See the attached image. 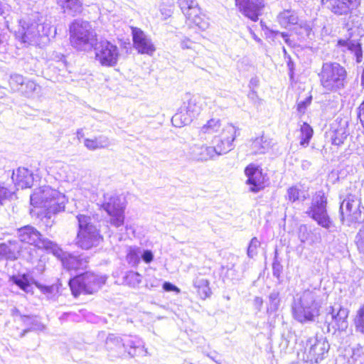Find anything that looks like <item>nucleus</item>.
Here are the masks:
<instances>
[{
  "label": "nucleus",
  "mask_w": 364,
  "mask_h": 364,
  "mask_svg": "<svg viewBox=\"0 0 364 364\" xmlns=\"http://www.w3.org/2000/svg\"><path fill=\"white\" fill-rule=\"evenodd\" d=\"M236 127L226 124L222 132L215 136L212 140L213 145L194 144L188 149L190 159L197 162L214 161L218 156L228 153L233 148V141L236 137Z\"/></svg>",
  "instance_id": "f257e3e1"
},
{
  "label": "nucleus",
  "mask_w": 364,
  "mask_h": 364,
  "mask_svg": "<svg viewBox=\"0 0 364 364\" xmlns=\"http://www.w3.org/2000/svg\"><path fill=\"white\" fill-rule=\"evenodd\" d=\"M323 296L319 289H306L296 294L291 305L292 315L297 321L313 322L320 315Z\"/></svg>",
  "instance_id": "f03ea898"
},
{
  "label": "nucleus",
  "mask_w": 364,
  "mask_h": 364,
  "mask_svg": "<svg viewBox=\"0 0 364 364\" xmlns=\"http://www.w3.org/2000/svg\"><path fill=\"white\" fill-rule=\"evenodd\" d=\"M51 33L52 28L50 23H46L38 14H35L19 21L16 36L23 43L41 45L49 41Z\"/></svg>",
  "instance_id": "7ed1b4c3"
},
{
  "label": "nucleus",
  "mask_w": 364,
  "mask_h": 364,
  "mask_svg": "<svg viewBox=\"0 0 364 364\" xmlns=\"http://www.w3.org/2000/svg\"><path fill=\"white\" fill-rule=\"evenodd\" d=\"M68 200L66 196L49 186H41L35 189L31 196V204L34 208L48 210V213H58L63 211Z\"/></svg>",
  "instance_id": "20e7f679"
},
{
  "label": "nucleus",
  "mask_w": 364,
  "mask_h": 364,
  "mask_svg": "<svg viewBox=\"0 0 364 364\" xmlns=\"http://www.w3.org/2000/svg\"><path fill=\"white\" fill-rule=\"evenodd\" d=\"M69 33L72 46L78 50L91 49L97 41V34L87 21L74 20L69 26Z\"/></svg>",
  "instance_id": "39448f33"
},
{
  "label": "nucleus",
  "mask_w": 364,
  "mask_h": 364,
  "mask_svg": "<svg viewBox=\"0 0 364 364\" xmlns=\"http://www.w3.org/2000/svg\"><path fill=\"white\" fill-rule=\"evenodd\" d=\"M346 77V68L336 62L323 63L318 73L321 87L328 92H336L343 89Z\"/></svg>",
  "instance_id": "423d86ee"
},
{
  "label": "nucleus",
  "mask_w": 364,
  "mask_h": 364,
  "mask_svg": "<svg viewBox=\"0 0 364 364\" xmlns=\"http://www.w3.org/2000/svg\"><path fill=\"white\" fill-rule=\"evenodd\" d=\"M340 214L343 223L348 226L364 221V207L359 191L346 196L340 205Z\"/></svg>",
  "instance_id": "0eeeda50"
},
{
  "label": "nucleus",
  "mask_w": 364,
  "mask_h": 364,
  "mask_svg": "<svg viewBox=\"0 0 364 364\" xmlns=\"http://www.w3.org/2000/svg\"><path fill=\"white\" fill-rule=\"evenodd\" d=\"M106 279L105 277L87 272L70 279L69 286L75 297L80 294H91L100 289Z\"/></svg>",
  "instance_id": "6e6552de"
},
{
  "label": "nucleus",
  "mask_w": 364,
  "mask_h": 364,
  "mask_svg": "<svg viewBox=\"0 0 364 364\" xmlns=\"http://www.w3.org/2000/svg\"><path fill=\"white\" fill-rule=\"evenodd\" d=\"M77 218L79 226L76 242L77 246L82 249L89 250L98 245L102 237L99 230L91 223L90 217L79 215Z\"/></svg>",
  "instance_id": "1a4fd4ad"
},
{
  "label": "nucleus",
  "mask_w": 364,
  "mask_h": 364,
  "mask_svg": "<svg viewBox=\"0 0 364 364\" xmlns=\"http://www.w3.org/2000/svg\"><path fill=\"white\" fill-rule=\"evenodd\" d=\"M305 213L329 232L335 228L327 211V198L323 192L319 191L313 197L311 205Z\"/></svg>",
  "instance_id": "9d476101"
},
{
  "label": "nucleus",
  "mask_w": 364,
  "mask_h": 364,
  "mask_svg": "<svg viewBox=\"0 0 364 364\" xmlns=\"http://www.w3.org/2000/svg\"><path fill=\"white\" fill-rule=\"evenodd\" d=\"M205 107L206 100L204 97L198 95L191 97L184 109L172 117V124L176 127H181L191 124Z\"/></svg>",
  "instance_id": "9b49d317"
},
{
  "label": "nucleus",
  "mask_w": 364,
  "mask_h": 364,
  "mask_svg": "<svg viewBox=\"0 0 364 364\" xmlns=\"http://www.w3.org/2000/svg\"><path fill=\"white\" fill-rule=\"evenodd\" d=\"M330 345L323 336H314L308 338L304 351L303 359L311 363H319L328 353Z\"/></svg>",
  "instance_id": "f8f14e48"
},
{
  "label": "nucleus",
  "mask_w": 364,
  "mask_h": 364,
  "mask_svg": "<svg viewBox=\"0 0 364 364\" xmlns=\"http://www.w3.org/2000/svg\"><path fill=\"white\" fill-rule=\"evenodd\" d=\"M102 208L109 216V223L116 228L124 224L125 205L119 196L114 193L104 195Z\"/></svg>",
  "instance_id": "ddd939ff"
},
{
  "label": "nucleus",
  "mask_w": 364,
  "mask_h": 364,
  "mask_svg": "<svg viewBox=\"0 0 364 364\" xmlns=\"http://www.w3.org/2000/svg\"><path fill=\"white\" fill-rule=\"evenodd\" d=\"M349 311L339 304H335L326 309L325 323L328 332L333 333L336 331H346L348 326Z\"/></svg>",
  "instance_id": "4468645a"
},
{
  "label": "nucleus",
  "mask_w": 364,
  "mask_h": 364,
  "mask_svg": "<svg viewBox=\"0 0 364 364\" xmlns=\"http://www.w3.org/2000/svg\"><path fill=\"white\" fill-rule=\"evenodd\" d=\"M93 46L95 59L104 67H114L117 64L119 50L118 47L107 40L95 42Z\"/></svg>",
  "instance_id": "2eb2a0df"
},
{
  "label": "nucleus",
  "mask_w": 364,
  "mask_h": 364,
  "mask_svg": "<svg viewBox=\"0 0 364 364\" xmlns=\"http://www.w3.org/2000/svg\"><path fill=\"white\" fill-rule=\"evenodd\" d=\"M178 4L186 17L188 25H194L203 31L209 27L208 18L201 14L196 0H178Z\"/></svg>",
  "instance_id": "dca6fc26"
},
{
  "label": "nucleus",
  "mask_w": 364,
  "mask_h": 364,
  "mask_svg": "<svg viewBox=\"0 0 364 364\" xmlns=\"http://www.w3.org/2000/svg\"><path fill=\"white\" fill-rule=\"evenodd\" d=\"M18 237L21 242L33 245L39 249H45L53 252L58 250L56 244L43 238L41 234L31 225H26L18 229Z\"/></svg>",
  "instance_id": "f3484780"
},
{
  "label": "nucleus",
  "mask_w": 364,
  "mask_h": 364,
  "mask_svg": "<svg viewBox=\"0 0 364 364\" xmlns=\"http://www.w3.org/2000/svg\"><path fill=\"white\" fill-rule=\"evenodd\" d=\"M132 34L134 48L141 54H146L151 56L156 47L151 38L141 29L136 27L132 28Z\"/></svg>",
  "instance_id": "a211bd4d"
},
{
  "label": "nucleus",
  "mask_w": 364,
  "mask_h": 364,
  "mask_svg": "<svg viewBox=\"0 0 364 364\" xmlns=\"http://www.w3.org/2000/svg\"><path fill=\"white\" fill-rule=\"evenodd\" d=\"M46 170L48 175L58 181L73 182L77 178L74 168L63 162H55L47 166Z\"/></svg>",
  "instance_id": "6ab92c4d"
},
{
  "label": "nucleus",
  "mask_w": 364,
  "mask_h": 364,
  "mask_svg": "<svg viewBox=\"0 0 364 364\" xmlns=\"http://www.w3.org/2000/svg\"><path fill=\"white\" fill-rule=\"evenodd\" d=\"M335 50L337 53H341L343 58H349L352 55L355 58L357 63L362 60L361 44L358 41L350 38L339 39L336 43Z\"/></svg>",
  "instance_id": "aec40b11"
},
{
  "label": "nucleus",
  "mask_w": 364,
  "mask_h": 364,
  "mask_svg": "<svg viewBox=\"0 0 364 364\" xmlns=\"http://www.w3.org/2000/svg\"><path fill=\"white\" fill-rule=\"evenodd\" d=\"M240 11L252 21H257L264 6V0H235Z\"/></svg>",
  "instance_id": "412c9836"
},
{
  "label": "nucleus",
  "mask_w": 364,
  "mask_h": 364,
  "mask_svg": "<svg viewBox=\"0 0 364 364\" xmlns=\"http://www.w3.org/2000/svg\"><path fill=\"white\" fill-rule=\"evenodd\" d=\"M245 172L250 191L257 193L264 188V176L258 166L250 164L246 167Z\"/></svg>",
  "instance_id": "4be33fe9"
},
{
  "label": "nucleus",
  "mask_w": 364,
  "mask_h": 364,
  "mask_svg": "<svg viewBox=\"0 0 364 364\" xmlns=\"http://www.w3.org/2000/svg\"><path fill=\"white\" fill-rule=\"evenodd\" d=\"M328 8L337 16H347L360 5V0H327Z\"/></svg>",
  "instance_id": "5701e85b"
},
{
  "label": "nucleus",
  "mask_w": 364,
  "mask_h": 364,
  "mask_svg": "<svg viewBox=\"0 0 364 364\" xmlns=\"http://www.w3.org/2000/svg\"><path fill=\"white\" fill-rule=\"evenodd\" d=\"M124 343L125 353H127L130 357L139 355L147 356L149 355L143 341L136 336H124Z\"/></svg>",
  "instance_id": "b1692460"
},
{
  "label": "nucleus",
  "mask_w": 364,
  "mask_h": 364,
  "mask_svg": "<svg viewBox=\"0 0 364 364\" xmlns=\"http://www.w3.org/2000/svg\"><path fill=\"white\" fill-rule=\"evenodd\" d=\"M225 125L226 124L222 126L221 122L219 119H210L200 127L199 136L200 139L207 140L209 136L215 134L219 133L217 135L218 136L222 132V129Z\"/></svg>",
  "instance_id": "393cba45"
},
{
  "label": "nucleus",
  "mask_w": 364,
  "mask_h": 364,
  "mask_svg": "<svg viewBox=\"0 0 364 364\" xmlns=\"http://www.w3.org/2000/svg\"><path fill=\"white\" fill-rule=\"evenodd\" d=\"M12 178L16 182V185L21 188L31 187L33 181L32 173L24 167L18 168L16 173H13Z\"/></svg>",
  "instance_id": "a878e982"
},
{
  "label": "nucleus",
  "mask_w": 364,
  "mask_h": 364,
  "mask_svg": "<svg viewBox=\"0 0 364 364\" xmlns=\"http://www.w3.org/2000/svg\"><path fill=\"white\" fill-rule=\"evenodd\" d=\"M105 347L108 351L114 353L116 356L122 355L125 353L124 337L109 334L106 339Z\"/></svg>",
  "instance_id": "bb28decb"
},
{
  "label": "nucleus",
  "mask_w": 364,
  "mask_h": 364,
  "mask_svg": "<svg viewBox=\"0 0 364 364\" xmlns=\"http://www.w3.org/2000/svg\"><path fill=\"white\" fill-rule=\"evenodd\" d=\"M85 146L90 150L95 151L100 149H106L112 145V141L105 135H100L94 139H85L84 140Z\"/></svg>",
  "instance_id": "cd10ccee"
},
{
  "label": "nucleus",
  "mask_w": 364,
  "mask_h": 364,
  "mask_svg": "<svg viewBox=\"0 0 364 364\" xmlns=\"http://www.w3.org/2000/svg\"><path fill=\"white\" fill-rule=\"evenodd\" d=\"M20 252V246L17 242L9 241L8 243L0 244V258L15 259Z\"/></svg>",
  "instance_id": "c85d7f7f"
},
{
  "label": "nucleus",
  "mask_w": 364,
  "mask_h": 364,
  "mask_svg": "<svg viewBox=\"0 0 364 364\" xmlns=\"http://www.w3.org/2000/svg\"><path fill=\"white\" fill-rule=\"evenodd\" d=\"M272 147V140L267 136L256 137L251 141L250 149L254 154L266 153Z\"/></svg>",
  "instance_id": "c756f323"
},
{
  "label": "nucleus",
  "mask_w": 364,
  "mask_h": 364,
  "mask_svg": "<svg viewBox=\"0 0 364 364\" xmlns=\"http://www.w3.org/2000/svg\"><path fill=\"white\" fill-rule=\"evenodd\" d=\"M87 261L85 258L81 256H76L74 255H68L64 256L62 259L63 266L68 270H75L78 269H83L86 267Z\"/></svg>",
  "instance_id": "7c9ffc66"
},
{
  "label": "nucleus",
  "mask_w": 364,
  "mask_h": 364,
  "mask_svg": "<svg viewBox=\"0 0 364 364\" xmlns=\"http://www.w3.org/2000/svg\"><path fill=\"white\" fill-rule=\"evenodd\" d=\"M59 6H60L64 12H67L71 16H76L82 11V4L80 0H56Z\"/></svg>",
  "instance_id": "2f4dec72"
},
{
  "label": "nucleus",
  "mask_w": 364,
  "mask_h": 364,
  "mask_svg": "<svg viewBox=\"0 0 364 364\" xmlns=\"http://www.w3.org/2000/svg\"><path fill=\"white\" fill-rule=\"evenodd\" d=\"M299 17L295 11L291 9H285L280 12L277 16V21L281 26L288 28L298 23Z\"/></svg>",
  "instance_id": "473e14b6"
},
{
  "label": "nucleus",
  "mask_w": 364,
  "mask_h": 364,
  "mask_svg": "<svg viewBox=\"0 0 364 364\" xmlns=\"http://www.w3.org/2000/svg\"><path fill=\"white\" fill-rule=\"evenodd\" d=\"M193 286L197 289L200 297L203 299L210 296L211 294L208 279L197 277L193 280Z\"/></svg>",
  "instance_id": "72a5a7b5"
},
{
  "label": "nucleus",
  "mask_w": 364,
  "mask_h": 364,
  "mask_svg": "<svg viewBox=\"0 0 364 364\" xmlns=\"http://www.w3.org/2000/svg\"><path fill=\"white\" fill-rule=\"evenodd\" d=\"M142 249L137 246H129L127 250L126 259L132 267H136L140 262Z\"/></svg>",
  "instance_id": "f704fd0d"
},
{
  "label": "nucleus",
  "mask_w": 364,
  "mask_h": 364,
  "mask_svg": "<svg viewBox=\"0 0 364 364\" xmlns=\"http://www.w3.org/2000/svg\"><path fill=\"white\" fill-rule=\"evenodd\" d=\"M286 198L289 201L294 203L296 200L303 201L306 199L307 196L304 191L294 186L288 188Z\"/></svg>",
  "instance_id": "c9c22d12"
},
{
  "label": "nucleus",
  "mask_w": 364,
  "mask_h": 364,
  "mask_svg": "<svg viewBox=\"0 0 364 364\" xmlns=\"http://www.w3.org/2000/svg\"><path fill=\"white\" fill-rule=\"evenodd\" d=\"M348 135V134L346 132V128L344 127L335 129L329 133L331 143L336 146H340L343 144Z\"/></svg>",
  "instance_id": "e433bc0d"
},
{
  "label": "nucleus",
  "mask_w": 364,
  "mask_h": 364,
  "mask_svg": "<svg viewBox=\"0 0 364 364\" xmlns=\"http://www.w3.org/2000/svg\"><path fill=\"white\" fill-rule=\"evenodd\" d=\"M24 77L23 75L17 73H13L10 75L9 84L12 92H20L24 86Z\"/></svg>",
  "instance_id": "4c0bfd02"
},
{
  "label": "nucleus",
  "mask_w": 364,
  "mask_h": 364,
  "mask_svg": "<svg viewBox=\"0 0 364 364\" xmlns=\"http://www.w3.org/2000/svg\"><path fill=\"white\" fill-rule=\"evenodd\" d=\"M354 324L355 331L364 336V303L356 311Z\"/></svg>",
  "instance_id": "58836bf2"
},
{
  "label": "nucleus",
  "mask_w": 364,
  "mask_h": 364,
  "mask_svg": "<svg viewBox=\"0 0 364 364\" xmlns=\"http://www.w3.org/2000/svg\"><path fill=\"white\" fill-rule=\"evenodd\" d=\"M10 281L25 292L28 293L31 291V285L28 282L26 275L13 276L10 278Z\"/></svg>",
  "instance_id": "ea45409f"
},
{
  "label": "nucleus",
  "mask_w": 364,
  "mask_h": 364,
  "mask_svg": "<svg viewBox=\"0 0 364 364\" xmlns=\"http://www.w3.org/2000/svg\"><path fill=\"white\" fill-rule=\"evenodd\" d=\"M31 214L40 218L46 227H51L53 223V220L51 218L52 215L55 213H48V210H44L43 209H41V210H37L36 208H34L31 210Z\"/></svg>",
  "instance_id": "a19ab883"
},
{
  "label": "nucleus",
  "mask_w": 364,
  "mask_h": 364,
  "mask_svg": "<svg viewBox=\"0 0 364 364\" xmlns=\"http://www.w3.org/2000/svg\"><path fill=\"white\" fill-rule=\"evenodd\" d=\"M301 141L300 144L304 146H308L313 135V129L307 123L304 122L301 126Z\"/></svg>",
  "instance_id": "79ce46f5"
},
{
  "label": "nucleus",
  "mask_w": 364,
  "mask_h": 364,
  "mask_svg": "<svg viewBox=\"0 0 364 364\" xmlns=\"http://www.w3.org/2000/svg\"><path fill=\"white\" fill-rule=\"evenodd\" d=\"M38 287L48 299H55L58 294L59 287L58 284H53L50 286L39 284L38 285Z\"/></svg>",
  "instance_id": "37998d69"
},
{
  "label": "nucleus",
  "mask_w": 364,
  "mask_h": 364,
  "mask_svg": "<svg viewBox=\"0 0 364 364\" xmlns=\"http://www.w3.org/2000/svg\"><path fill=\"white\" fill-rule=\"evenodd\" d=\"M142 276L138 272L130 271L124 277L125 282L132 287H137L141 282Z\"/></svg>",
  "instance_id": "c03bdc74"
},
{
  "label": "nucleus",
  "mask_w": 364,
  "mask_h": 364,
  "mask_svg": "<svg viewBox=\"0 0 364 364\" xmlns=\"http://www.w3.org/2000/svg\"><path fill=\"white\" fill-rule=\"evenodd\" d=\"M37 89V85L33 80H26L24 82V86L22 87V90L20 92L24 96L27 97H31L33 96V93L36 92Z\"/></svg>",
  "instance_id": "a18cd8bd"
},
{
  "label": "nucleus",
  "mask_w": 364,
  "mask_h": 364,
  "mask_svg": "<svg viewBox=\"0 0 364 364\" xmlns=\"http://www.w3.org/2000/svg\"><path fill=\"white\" fill-rule=\"evenodd\" d=\"M269 307L268 308V311H275L277 310L280 299H279V294L277 291H273L270 293L269 296Z\"/></svg>",
  "instance_id": "49530a36"
},
{
  "label": "nucleus",
  "mask_w": 364,
  "mask_h": 364,
  "mask_svg": "<svg viewBox=\"0 0 364 364\" xmlns=\"http://www.w3.org/2000/svg\"><path fill=\"white\" fill-rule=\"evenodd\" d=\"M355 243L358 251L364 255V222L356 235Z\"/></svg>",
  "instance_id": "de8ad7c7"
},
{
  "label": "nucleus",
  "mask_w": 364,
  "mask_h": 364,
  "mask_svg": "<svg viewBox=\"0 0 364 364\" xmlns=\"http://www.w3.org/2000/svg\"><path fill=\"white\" fill-rule=\"evenodd\" d=\"M260 246V242L257 237H253L249 244L247 248V255L250 258H253L257 254V248Z\"/></svg>",
  "instance_id": "09e8293b"
},
{
  "label": "nucleus",
  "mask_w": 364,
  "mask_h": 364,
  "mask_svg": "<svg viewBox=\"0 0 364 364\" xmlns=\"http://www.w3.org/2000/svg\"><path fill=\"white\" fill-rule=\"evenodd\" d=\"M44 329L45 326L38 320L37 317L34 316L33 319L31 322V327L27 329H24L21 336L23 337L30 331H43Z\"/></svg>",
  "instance_id": "8fccbe9b"
},
{
  "label": "nucleus",
  "mask_w": 364,
  "mask_h": 364,
  "mask_svg": "<svg viewBox=\"0 0 364 364\" xmlns=\"http://www.w3.org/2000/svg\"><path fill=\"white\" fill-rule=\"evenodd\" d=\"M11 196V191L6 187L4 183H0V205H2L4 201L8 199Z\"/></svg>",
  "instance_id": "3c124183"
},
{
  "label": "nucleus",
  "mask_w": 364,
  "mask_h": 364,
  "mask_svg": "<svg viewBox=\"0 0 364 364\" xmlns=\"http://www.w3.org/2000/svg\"><path fill=\"white\" fill-rule=\"evenodd\" d=\"M141 258L145 263L149 264L154 259V254L149 250H142V253L141 254L140 259Z\"/></svg>",
  "instance_id": "603ef678"
},
{
  "label": "nucleus",
  "mask_w": 364,
  "mask_h": 364,
  "mask_svg": "<svg viewBox=\"0 0 364 364\" xmlns=\"http://www.w3.org/2000/svg\"><path fill=\"white\" fill-rule=\"evenodd\" d=\"M311 97L306 98L305 100L299 102L297 105V110L300 113H304L306 107L310 105Z\"/></svg>",
  "instance_id": "864d4df0"
},
{
  "label": "nucleus",
  "mask_w": 364,
  "mask_h": 364,
  "mask_svg": "<svg viewBox=\"0 0 364 364\" xmlns=\"http://www.w3.org/2000/svg\"><path fill=\"white\" fill-rule=\"evenodd\" d=\"M194 43L189 38H185L181 41V47L182 49H193L194 48Z\"/></svg>",
  "instance_id": "5fc2aeb1"
},
{
  "label": "nucleus",
  "mask_w": 364,
  "mask_h": 364,
  "mask_svg": "<svg viewBox=\"0 0 364 364\" xmlns=\"http://www.w3.org/2000/svg\"><path fill=\"white\" fill-rule=\"evenodd\" d=\"M163 288L166 291H176L177 293L180 292V289L176 286L168 282L164 283Z\"/></svg>",
  "instance_id": "6e6d98bb"
},
{
  "label": "nucleus",
  "mask_w": 364,
  "mask_h": 364,
  "mask_svg": "<svg viewBox=\"0 0 364 364\" xmlns=\"http://www.w3.org/2000/svg\"><path fill=\"white\" fill-rule=\"evenodd\" d=\"M267 30L269 33V35H268L266 33V34L267 35L268 37L272 36V37L274 38L277 36L280 35L285 40V41L287 43L288 42V35L287 33H280L279 31H272V30H269L268 28H267Z\"/></svg>",
  "instance_id": "4d7b16f0"
},
{
  "label": "nucleus",
  "mask_w": 364,
  "mask_h": 364,
  "mask_svg": "<svg viewBox=\"0 0 364 364\" xmlns=\"http://www.w3.org/2000/svg\"><path fill=\"white\" fill-rule=\"evenodd\" d=\"M234 267V264H232L231 267L227 266L228 277H230L231 279H237V275L235 274V270Z\"/></svg>",
  "instance_id": "13d9d810"
},
{
  "label": "nucleus",
  "mask_w": 364,
  "mask_h": 364,
  "mask_svg": "<svg viewBox=\"0 0 364 364\" xmlns=\"http://www.w3.org/2000/svg\"><path fill=\"white\" fill-rule=\"evenodd\" d=\"M34 316H28L20 315V320L29 328L31 327V322L33 319Z\"/></svg>",
  "instance_id": "bf43d9fd"
},
{
  "label": "nucleus",
  "mask_w": 364,
  "mask_h": 364,
  "mask_svg": "<svg viewBox=\"0 0 364 364\" xmlns=\"http://www.w3.org/2000/svg\"><path fill=\"white\" fill-rule=\"evenodd\" d=\"M254 302L256 307L259 310L263 304L262 299L261 297H256L254 300Z\"/></svg>",
  "instance_id": "052dcab7"
},
{
  "label": "nucleus",
  "mask_w": 364,
  "mask_h": 364,
  "mask_svg": "<svg viewBox=\"0 0 364 364\" xmlns=\"http://www.w3.org/2000/svg\"><path fill=\"white\" fill-rule=\"evenodd\" d=\"M161 13L163 16H164V19H166L168 17L171 16L172 12L170 9H161Z\"/></svg>",
  "instance_id": "680f3d73"
},
{
  "label": "nucleus",
  "mask_w": 364,
  "mask_h": 364,
  "mask_svg": "<svg viewBox=\"0 0 364 364\" xmlns=\"http://www.w3.org/2000/svg\"><path fill=\"white\" fill-rule=\"evenodd\" d=\"M250 33H251V36H252V38L256 42H257L258 43H262V40L252 30H250Z\"/></svg>",
  "instance_id": "e2e57ef3"
},
{
  "label": "nucleus",
  "mask_w": 364,
  "mask_h": 364,
  "mask_svg": "<svg viewBox=\"0 0 364 364\" xmlns=\"http://www.w3.org/2000/svg\"><path fill=\"white\" fill-rule=\"evenodd\" d=\"M77 137L80 140V139L84 137V132L82 129H79L77 131Z\"/></svg>",
  "instance_id": "0e129e2a"
},
{
  "label": "nucleus",
  "mask_w": 364,
  "mask_h": 364,
  "mask_svg": "<svg viewBox=\"0 0 364 364\" xmlns=\"http://www.w3.org/2000/svg\"><path fill=\"white\" fill-rule=\"evenodd\" d=\"M273 270H274V272H273L274 275L277 276L278 277L279 274V269H277L276 264L273 265Z\"/></svg>",
  "instance_id": "69168bd1"
},
{
  "label": "nucleus",
  "mask_w": 364,
  "mask_h": 364,
  "mask_svg": "<svg viewBox=\"0 0 364 364\" xmlns=\"http://www.w3.org/2000/svg\"><path fill=\"white\" fill-rule=\"evenodd\" d=\"M127 230H131L132 232H134V229L132 227V225H126Z\"/></svg>",
  "instance_id": "338daca9"
},
{
  "label": "nucleus",
  "mask_w": 364,
  "mask_h": 364,
  "mask_svg": "<svg viewBox=\"0 0 364 364\" xmlns=\"http://www.w3.org/2000/svg\"><path fill=\"white\" fill-rule=\"evenodd\" d=\"M16 314H19L18 310V309H14V311H13V314H14V315H15Z\"/></svg>",
  "instance_id": "774afa93"
}]
</instances>
